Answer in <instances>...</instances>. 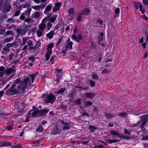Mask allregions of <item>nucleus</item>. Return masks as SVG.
I'll list each match as a JSON object with an SVG mask.
<instances>
[{"mask_svg":"<svg viewBox=\"0 0 148 148\" xmlns=\"http://www.w3.org/2000/svg\"><path fill=\"white\" fill-rule=\"evenodd\" d=\"M16 79L19 80V82L17 84H16V85L17 86V90L18 92L20 93H22L23 92V91L26 88L27 84L28 83L27 86H31L32 85L30 82V80L29 78L24 79L20 81V79Z\"/></svg>","mask_w":148,"mask_h":148,"instance_id":"1","label":"nucleus"},{"mask_svg":"<svg viewBox=\"0 0 148 148\" xmlns=\"http://www.w3.org/2000/svg\"><path fill=\"white\" fill-rule=\"evenodd\" d=\"M11 7L8 3H5L4 0L0 1V10L4 13H7L10 10Z\"/></svg>","mask_w":148,"mask_h":148,"instance_id":"2","label":"nucleus"},{"mask_svg":"<svg viewBox=\"0 0 148 148\" xmlns=\"http://www.w3.org/2000/svg\"><path fill=\"white\" fill-rule=\"evenodd\" d=\"M43 97L45 98L44 99L45 102L47 103H53L55 101L56 99L55 95L53 93L51 92L50 94L44 95Z\"/></svg>","mask_w":148,"mask_h":148,"instance_id":"3","label":"nucleus"},{"mask_svg":"<svg viewBox=\"0 0 148 148\" xmlns=\"http://www.w3.org/2000/svg\"><path fill=\"white\" fill-rule=\"evenodd\" d=\"M38 29L36 31V33L37 37H40L45 34L44 32L46 29V24L41 23L38 25Z\"/></svg>","mask_w":148,"mask_h":148,"instance_id":"4","label":"nucleus"},{"mask_svg":"<svg viewBox=\"0 0 148 148\" xmlns=\"http://www.w3.org/2000/svg\"><path fill=\"white\" fill-rule=\"evenodd\" d=\"M19 82V80L16 79L12 86L6 92V93L10 95H13L16 94L18 92L17 89L16 90L14 87L16 86V84H17Z\"/></svg>","mask_w":148,"mask_h":148,"instance_id":"5","label":"nucleus"},{"mask_svg":"<svg viewBox=\"0 0 148 148\" xmlns=\"http://www.w3.org/2000/svg\"><path fill=\"white\" fill-rule=\"evenodd\" d=\"M27 27L22 28V27H18L16 29V32L19 34L24 35L28 31Z\"/></svg>","mask_w":148,"mask_h":148,"instance_id":"6","label":"nucleus"},{"mask_svg":"<svg viewBox=\"0 0 148 148\" xmlns=\"http://www.w3.org/2000/svg\"><path fill=\"white\" fill-rule=\"evenodd\" d=\"M61 122L62 124L63 125V126L61 127L62 130H69L70 129V123L69 122H65L63 120H61Z\"/></svg>","mask_w":148,"mask_h":148,"instance_id":"7","label":"nucleus"},{"mask_svg":"<svg viewBox=\"0 0 148 148\" xmlns=\"http://www.w3.org/2000/svg\"><path fill=\"white\" fill-rule=\"evenodd\" d=\"M140 119H142L141 122H142L141 125V128H143L144 126L148 121V118L147 115H145L140 117Z\"/></svg>","mask_w":148,"mask_h":148,"instance_id":"8","label":"nucleus"},{"mask_svg":"<svg viewBox=\"0 0 148 148\" xmlns=\"http://www.w3.org/2000/svg\"><path fill=\"white\" fill-rule=\"evenodd\" d=\"M134 5L137 10L139 8V10L141 13L143 14L144 13V10L143 9V8L141 3L139 2H135Z\"/></svg>","mask_w":148,"mask_h":148,"instance_id":"9","label":"nucleus"},{"mask_svg":"<svg viewBox=\"0 0 148 148\" xmlns=\"http://www.w3.org/2000/svg\"><path fill=\"white\" fill-rule=\"evenodd\" d=\"M15 69V68L14 67L8 68L4 71V73L5 74L9 75L10 74L14 73L16 71Z\"/></svg>","mask_w":148,"mask_h":148,"instance_id":"10","label":"nucleus"},{"mask_svg":"<svg viewBox=\"0 0 148 148\" xmlns=\"http://www.w3.org/2000/svg\"><path fill=\"white\" fill-rule=\"evenodd\" d=\"M61 3L59 2H57L55 4V6L53 8V12H57L58 10L60 8V6L61 5Z\"/></svg>","mask_w":148,"mask_h":148,"instance_id":"11","label":"nucleus"},{"mask_svg":"<svg viewBox=\"0 0 148 148\" xmlns=\"http://www.w3.org/2000/svg\"><path fill=\"white\" fill-rule=\"evenodd\" d=\"M55 32L54 30H52L46 34V37L49 39L52 38L54 35Z\"/></svg>","mask_w":148,"mask_h":148,"instance_id":"12","label":"nucleus"},{"mask_svg":"<svg viewBox=\"0 0 148 148\" xmlns=\"http://www.w3.org/2000/svg\"><path fill=\"white\" fill-rule=\"evenodd\" d=\"M90 12V10L88 8H86L83 10L81 13V14L82 15H87Z\"/></svg>","mask_w":148,"mask_h":148,"instance_id":"13","label":"nucleus"},{"mask_svg":"<svg viewBox=\"0 0 148 148\" xmlns=\"http://www.w3.org/2000/svg\"><path fill=\"white\" fill-rule=\"evenodd\" d=\"M51 132L53 134H56L60 133V131L58 129L57 127H55L51 130Z\"/></svg>","mask_w":148,"mask_h":148,"instance_id":"14","label":"nucleus"},{"mask_svg":"<svg viewBox=\"0 0 148 148\" xmlns=\"http://www.w3.org/2000/svg\"><path fill=\"white\" fill-rule=\"evenodd\" d=\"M52 53V51H47L46 53L45 56L46 60H48L50 58V57Z\"/></svg>","mask_w":148,"mask_h":148,"instance_id":"15","label":"nucleus"},{"mask_svg":"<svg viewBox=\"0 0 148 148\" xmlns=\"http://www.w3.org/2000/svg\"><path fill=\"white\" fill-rule=\"evenodd\" d=\"M73 42L70 41L65 46L66 49L70 50L72 48Z\"/></svg>","mask_w":148,"mask_h":148,"instance_id":"16","label":"nucleus"},{"mask_svg":"<svg viewBox=\"0 0 148 148\" xmlns=\"http://www.w3.org/2000/svg\"><path fill=\"white\" fill-rule=\"evenodd\" d=\"M95 95L94 93H90L89 92H87L85 93V96L89 98H92Z\"/></svg>","mask_w":148,"mask_h":148,"instance_id":"17","label":"nucleus"},{"mask_svg":"<svg viewBox=\"0 0 148 148\" xmlns=\"http://www.w3.org/2000/svg\"><path fill=\"white\" fill-rule=\"evenodd\" d=\"M52 6L51 4H49L47 5L46 7L45 10L44 12V13L45 14L47 13L48 12L50 11L51 9Z\"/></svg>","mask_w":148,"mask_h":148,"instance_id":"18","label":"nucleus"},{"mask_svg":"<svg viewBox=\"0 0 148 148\" xmlns=\"http://www.w3.org/2000/svg\"><path fill=\"white\" fill-rule=\"evenodd\" d=\"M54 45V43L53 42L50 43L47 46V51H52V48L53 47Z\"/></svg>","mask_w":148,"mask_h":148,"instance_id":"19","label":"nucleus"},{"mask_svg":"<svg viewBox=\"0 0 148 148\" xmlns=\"http://www.w3.org/2000/svg\"><path fill=\"white\" fill-rule=\"evenodd\" d=\"M69 16L72 17L74 14V9L73 8H71L68 10Z\"/></svg>","mask_w":148,"mask_h":148,"instance_id":"20","label":"nucleus"},{"mask_svg":"<svg viewBox=\"0 0 148 148\" xmlns=\"http://www.w3.org/2000/svg\"><path fill=\"white\" fill-rule=\"evenodd\" d=\"M56 19V15H54L49 18V21L51 22L54 23Z\"/></svg>","mask_w":148,"mask_h":148,"instance_id":"21","label":"nucleus"},{"mask_svg":"<svg viewBox=\"0 0 148 148\" xmlns=\"http://www.w3.org/2000/svg\"><path fill=\"white\" fill-rule=\"evenodd\" d=\"M32 8L35 10H39L40 9L41 6L40 5H35L32 6Z\"/></svg>","mask_w":148,"mask_h":148,"instance_id":"22","label":"nucleus"},{"mask_svg":"<svg viewBox=\"0 0 148 148\" xmlns=\"http://www.w3.org/2000/svg\"><path fill=\"white\" fill-rule=\"evenodd\" d=\"M103 34L102 33H100L99 34V35L98 38V42H101L103 40Z\"/></svg>","mask_w":148,"mask_h":148,"instance_id":"23","label":"nucleus"},{"mask_svg":"<svg viewBox=\"0 0 148 148\" xmlns=\"http://www.w3.org/2000/svg\"><path fill=\"white\" fill-rule=\"evenodd\" d=\"M110 133L111 135L117 136L118 137L120 136V133L114 131H110Z\"/></svg>","mask_w":148,"mask_h":148,"instance_id":"24","label":"nucleus"},{"mask_svg":"<svg viewBox=\"0 0 148 148\" xmlns=\"http://www.w3.org/2000/svg\"><path fill=\"white\" fill-rule=\"evenodd\" d=\"M105 115L106 117L110 118H113L115 116L114 114L110 113H106Z\"/></svg>","mask_w":148,"mask_h":148,"instance_id":"25","label":"nucleus"},{"mask_svg":"<svg viewBox=\"0 0 148 148\" xmlns=\"http://www.w3.org/2000/svg\"><path fill=\"white\" fill-rule=\"evenodd\" d=\"M15 44V42L8 43L6 45L5 47H6V48L8 49L11 47H13Z\"/></svg>","mask_w":148,"mask_h":148,"instance_id":"26","label":"nucleus"},{"mask_svg":"<svg viewBox=\"0 0 148 148\" xmlns=\"http://www.w3.org/2000/svg\"><path fill=\"white\" fill-rule=\"evenodd\" d=\"M132 131L130 130H128L126 129H124V133L128 136H130V133Z\"/></svg>","mask_w":148,"mask_h":148,"instance_id":"27","label":"nucleus"},{"mask_svg":"<svg viewBox=\"0 0 148 148\" xmlns=\"http://www.w3.org/2000/svg\"><path fill=\"white\" fill-rule=\"evenodd\" d=\"M88 129L91 132H93L97 129L95 127L90 125H89Z\"/></svg>","mask_w":148,"mask_h":148,"instance_id":"28","label":"nucleus"},{"mask_svg":"<svg viewBox=\"0 0 148 148\" xmlns=\"http://www.w3.org/2000/svg\"><path fill=\"white\" fill-rule=\"evenodd\" d=\"M65 90L66 89L65 88H61L58 90L56 92H55V93H56L57 94H59L64 92Z\"/></svg>","mask_w":148,"mask_h":148,"instance_id":"29","label":"nucleus"},{"mask_svg":"<svg viewBox=\"0 0 148 148\" xmlns=\"http://www.w3.org/2000/svg\"><path fill=\"white\" fill-rule=\"evenodd\" d=\"M49 18V16H47L43 19L41 23H45L46 24V22L47 21Z\"/></svg>","mask_w":148,"mask_h":148,"instance_id":"30","label":"nucleus"},{"mask_svg":"<svg viewBox=\"0 0 148 148\" xmlns=\"http://www.w3.org/2000/svg\"><path fill=\"white\" fill-rule=\"evenodd\" d=\"M28 38L27 37H24L22 38V42L21 45L23 46L25 44L26 42L27 41Z\"/></svg>","mask_w":148,"mask_h":148,"instance_id":"31","label":"nucleus"},{"mask_svg":"<svg viewBox=\"0 0 148 148\" xmlns=\"http://www.w3.org/2000/svg\"><path fill=\"white\" fill-rule=\"evenodd\" d=\"M13 39V37H11L5 38L4 40L5 42H9L11 41Z\"/></svg>","mask_w":148,"mask_h":148,"instance_id":"32","label":"nucleus"},{"mask_svg":"<svg viewBox=\"0 0 148 148\" xmlns=\"http://www.w3.org/2000/svg\"><path fill=\"white\" fill-rule=\"evenodd\" d=\"M14 34V33L12 32V31L11 30H9L7 31L5 33V35H6L7 36H9V35H10L11 36H13Z\"/></svg>","mask_w":148,"mask_h":148,"instance_id":"33","label":"nucleus"},{"mask_svg":"<svg viewBox=\"0 0 148 148\" xmlns=\"http://www.w3.org/2000/svg\"><path fill=\"white\" fill-rule=\"evenodd\" d=\"M41 43L40 41H37L36 43V45H35L36 49H38L40 46Z\"/></svg>","mask_w":148,"mask_h":148,"instance_id":"34","label":"nucleus"},{"mask_svg":"<svg viewBox=\"0 0 148 148\" xmlns=\"http://www.w3.org/2000/svg\"><path fill=\"white\" fill-rule=\"evenodd\" d=\"M7 22L12 23H14V20L13 18H8V19L6 21Z\"/></svg>","mask_w":148,"mask_h":148,"instance_id":"35","label":"nucleus"},{"mask_svg":"<svg viewBox=\"0 0 148 148\" xmlns=\"http://www.w3.org/2000/svg\"><path fill=\"white\" fill-rule=\"evenodd\" d=\"M13 128V124L11 123L6 127V128L8 130H11Z\"/></svg>","mask_w":148,"mask_h":148,"instance_id":"36","label":"nucleus"},{"mask_svg":"<svg viewBox=\"0 0 148 148\" xmlns=\"http://www.w3.org/2000/svg\"><path fill=\"white\" fill-rule=\"evenodd\" d=\"M49 111V109H44L41 110L40 111V112L41 113L46 114Z\"/></svg>","mask_w":148,"mask_h":148,"instance_id":"37","label":"nucleus"},{"mask_svg":"<svg viewBox=\"0 0 148 148\" xmlns=\"http://www.w3.org/2000/svg\"><path fill=\"white\" fill-rule=\"evenodd\" d=\"M40 14V13L39 12H36L34 14V17L33 18H38Z\"/></svg>","mask_w":148,"mask_h":148,"instance_id":"38","label":"nucleus"},{"mask_svg":"<svg viewBox=\"0 0 148 148\" xmlns=\"http://www.w3.org/2000/svg\"><path fill=\"white\" fill-rule=\"evenodd\" d=\"M20 8V10L17 11L15 14L13 15V17L18 16L20 14V10L22 8L21 7H19Z\"/></svg>","mask_w":148,"mask_h":148,"instance_id":"39","label":"nucleus"},{"mask_svg":"<svg viewBox=\"0 0 148 148\" xmlns=\"http://www.w3.org/2000/svg\"><path fill=\"white\" fill-rule=\"evenodd\" d=\"M92 104V103L90 101H87L85 102V106L86 107H88Z\"/></svg>","mask_w":148,"mask_h":148,"instance_id":"40","label":"nucleus"},{"mask_svg":"<svg viewBox=\"0 0 148 148\" xmlns=\"http://www.w3.org/2000/svg\"><path fill=\"white\" fill-rule=\"evenodd\" d=\"M127 114L125 112L121 113L118 114V115L120 117H124L127 116Z\"/></svg>","mask_w":148,"mask_h":148,"instance_id":"41","label":"nucleus"},{"mask_svg":"<svg viewBox=\"0 0 148 148\" xmlns=\"http://www.w3.org/2000/svg\"><path fill=\"white\" fill-rule=\"evenodd\" d=\"M5 18H7V15L5 14H4L0 17V21L1 23H2L3 21Z\"/></svg>","mask_w":148,"mask_h":148,"instance_id":"42","label":"nucleus"},{"mask_svg":"<svg viewBox=\"0 0 148 148\" xmlns=\"http://www.w3.org/2000/svg\"><path fill=\"white\" fill-rule=\"evenodd\" d=\"M38 110H35L32 113L31 115L32 117L35 116L39 113Z\"/></svg>","mask_w":148,"mask_h":148,"instance_id":"43","label":"nucleus"},{"mask_svg":"<svg viewBox=\"0 0 148 148\" xmlns=\"http://www.w3.org/2000/svg\"><path fill=\"white\" fill-rule=\"evenodd\" d=\"M32 10L31 8H28L26 11L25 13L28 16H29L31 11Z\"/></svg>","mask_w":148,"mask_h":148,"instance_id":"44","label":"nucleus"},{"mask_svg":"<svg viewBox=\"0 0 148 148\" xmlns=\"http://www.w3.org/2000/svg\"><path fill=\"white\" fill-rule=\"evenodd\" d=\"M52 24L51 23H48L47 24V30H49L52 27Z\"/></svg>","mask_w":148,"mask_h":148,"instance_id":"45","label":"nucleus"},{"mask_svg":"<svg viewBox=\"0 0 148 148\" xmlns=\"http://www.w3.org/2000/svg\"><path fill=\"white\" fill-rule=\"evenodd\" d=\"M31 117V113L30 112H29L28 113V115L26 119V122L28 121L29 120V119Z\"/></svg>","mask_w":148,"mask_h":148,"instance_id":"46","label":"nucleus"},{"mask_svg":"<svg viewBox=\"0 0 148 148\" xmlns=\"http://www.w3.org/2000/svg\"><path fill=\"white\" fill-rule=\"evenodd\" d=\"M71 38L72 39H74L76 40V41L77 42H79V40L77 39V36L75 35H73L71 36Z\"/></svg>","mask_w":148,"mask_h":148,"instance_id":"47","label":"nucleus"},{"mask_svg":"<svg viewBox=\"0 0 148 148\" xmlns=\"http://www.w3.org/2000/svg\"><path fill=\"white\" fill-rule=\"evenodd\" d=\"M118 140L117 139H109L108 141V143H114L117 142Z\"/></svg>","mask_w":148,"mask_h":148,"instance_id":"48","label":"nucleus"},{"mask_svg":"<svg viewBox=\"0 0 148 148\" xmlns=\"http://www.w3.org/2000/svg\"><path fill=\"white\" fill-rule=\"evenodd\" d=\"M36 75V74H32L30 76V77H31L32 83L33 82V81L34 80L35 77Z\"/></svg>","mask_w":148,"mask_h":148,"instance_id":"49","label":"nucleus"},{"mask_svg":"<svg viewBox=\"0 0 148 148\" xmlns=\"http://www.w3.org/2000/svg\"><path fill=\"white\" fill-rule=\"evenodd\" d=\"M27 45L29 47L32 46L33 44L32 41L30 40H29L27 42Z\"/></svg>","mask_w":148,"mask_h":148,"instance_id":"50","label":"nucleus"},{"mask_svg":"<svg viewBox=\"0 0 148 148\" xmlns=\"http://www.w3.org/2000/svg\"><path fill=\"white\" fill-rule=\"evenodd\" d=\"M142 140H148V135H143Z\"/></svg>","mask_w":148,"mask_h":148,"instance_id":"51","label":"nucleus"},{"mask_svg":"<svg viewBox=\"0 0 148 148\" xmlns=\"http://www.w3.org/2000/svg\"><path fill=\"white\" fill-rule=\"evenodd\" d=\"M25 14L24 13H23L22 15H21L20 17V18L21 20H24L25 19V17L24 16Z\"/></svg>","mask_w":148,"mask_h":148,"instance_id":"52","label":"nucleus"},{"mask_svg":"<svg viewBox=\"0 0 148 148\" xmlns=\"http://www.w3.org/2000/svg\"><path fill=\"white\" fill-rule=\"evenodd\" d=\"M82 99L80 98H79L77 99L76 101V103L79 105H80L81 103Z\"/></svg>","mask_w":148,"mask_h":148,"instance_id":"53","label":"nucleus"},{"mask_svg":"<svg viewBox=\"0 0 148 148\" xmlns=\"http://www.w3.org/2000/svg\"><path fill=\"white\" fill-rule=\"evenodd\" d=\"M43 128L41 127H39L37 128L36 131L37 132H42L43 131Z\"/></svg>","mask_w":148,"mask_h":148,"instance_id":"54","label":"nucleus"},{"mask_svg":"<svg viewBox=\"0 0 148 148\" xmlns=\"http://www.w3.org/2000/svg\"><path fill=\"white\" fill-rule=\"evenodd\" d=\"M4 145L5 146H9L11 145V143L8 142H4Z\"/></svg>","mask_w":148,"mask_h":148,"instance_id":"55","label":"nucleus"},{"mask_svg":"<svg viewBox=\"0 0 148 148\" xmlns=\"http://www.w3.org/2000/svg\"><path fill=\"white\" fill-rule=\"evenodd\" d=\"M5 31V29H0V34L3 35Z\"/></svg>","mask_w":148,"mask_h":148,"instance_id":"56","label":"nucleus"},{"mask_svg":"<svg viewBox=\"0 0 148 148\" xmlns=\"http://www.w3.org/2000/svg\"><path fill=\"white\" fill-rule=\"evenodd\" d=\"M35 58L33 56H31L28 57L29 60H31L33 62Z\"/></svg>","mask_w":148,"mask_h":148,"instance_id":"57","label":"nucleus"},{"mask_svg":"<svg viewBox=\"0 0 148 148\" xmlns=\"http://www.w3.org/2000/svg\"><path fill=\"white\" fill-rule=\"evenodd\" d=\"M12 148H23L20 145H17L12 146Z\"/></svg>","mask_w":148,"mask_h":148,"instance_id":"58","label":"nucleus"},{"mask_svg":"<svg viewBox=\"0 0 148 148\" xmlns=\"http://www.w3.org/2000/svg\"><path fill=\"white\" fill-rule=\"evenodd\" d=\"M108 69H105L102 71V73L103 74L106 73H108Z\"/></svg>","mask_w":148,"mask_h":148,"instance_id":"59","label":"nucleus"},{"mask_svg":"<svg viewBox=\"0 0 148 148\" xmlns=\"http://www.w3.org/2000/svg\"><path fill=\"white\" fill-rule=\"evenodd\" d=\"M90 85L91 87H93L95 85V82L92 81V80L90 81Z\"/></svg>","mask_w":148,"mask_h":148,"instance_id":"60","label":"nucleus"},{"mask_svg":"<svg viewBox=\"0 0 148 148\" xmlns=\"http://www.w3.org/2000/svg\"><path fill=\"white\" fill-rule=\"evenodd\" d=\"M123 137L125 139H130L131 138V137H130L127 135H123Z\"/></svg>","mask_w":148,"mask_h":148,"instance_id":"61","label":"nucleus"},{"mask_svg":"<svg viewBox=\"0 0 148 148\" xmlns=\"http://www.w3.org/2000/svg\"><path fill=\"white\" fill-rule=\"evenodd\" d=\"M55 73H59L61 72L62 70L60 69H55Z\"/></svg>","mask_w":148,"mask_h":148,"instance_id":"62","label":"nucleus"},{"mask_svg":"<svg viewBox=\"0 0 148 148\" xmlns=\"http://www.w3.org/2000/svg\"><path fill=\"white\" fill-rule=\"evenodd\" d=\"M120 12L119 9V8H117L115 9V13L116 14H119Z\"/></svg>","mask_w":148,"mask_h":148,"instance_id":"63","label":"nucleus"},{"mask_svg":"<svg viewBox=\"0 0 148 148\" xmlns=\"http://www.w3.org/2000/svg\"><path fill=\"white\" fill-rule=\"evenodd\" d=\"M60 108L63 110H66V106H64L63 104L61 105H60Z\"/></svg>","mask_w":148,"mask_h":148,"instance_id":"64","label":"nucleus"}]
</instances>
